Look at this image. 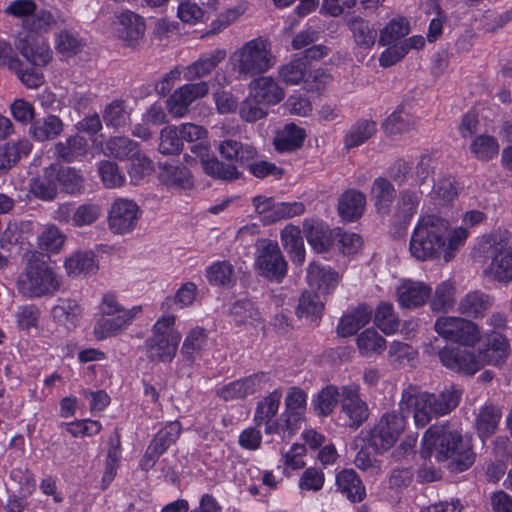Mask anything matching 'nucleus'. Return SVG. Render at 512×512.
Here are the masks:
<instances>
[{"mask_svg": "<svg viewBox=\"0 0 512 512\" xmlns=\"http://www.w3.org/2000/svg\"><path fill=\"white\" fill-rule=\"evenodd\" d=\"M468 234L464 227H457L449 233L446 219L434 214L423 215L412 232L409 251L419 261L435 260L442 255L447 263L465 244Z\"/></svg>", "mask_w": 512, "mask_h": 512, "instance_id": "nucleus-1", "label": "nucleus"}, {"mask_svg": "<svg viewBox=\"0 0 512 512\" xmlns=\"http://www.w3.org/2000/svg\"><path fill=\"white\" fill-rule=\"evenodd\" d=\"M461 399V391L455 386L438 393L422 391L419 386L408 385L403 389L399 403L402 412H412L416 426L425 427L434 418L452 412Z\"/></svg>", "mask_w": 512, "mask_h": 512, "instance_id": "nucleus-2", "label": "nucleus"}, {"mask_svg": "<svg viewBox=\"0 0 512 512\" xmlns=\"http://www.w3.org/2000/svg\"><path fill=\"white\" fill-rule=\"evenodd\" d=\"M421 453L424 458H434L437 462L450 460L449 467L456 472L468 469L475 459L461 433L448 424L431 426L425 432Z\"/></svg>", "mask_w": 512, "mask_h": 512, "instance_id": "nucleus-3", "label": "nucleus"}, {"mask_svg": "<svg viewBox=\"0 0 512 512\" xmlns=\"http://www.w3.org/2000/svg\"><path fill=\"white\" fill-rule=\"evenodd\" d=\"M276 62L271 41L259 36L243 43L232 52L228 63L235 78L244 81L265 74Z\"/></svg>", "mask_w": 512, "mask_h": 512, "instance_id": "nucleus-4", "label": "nucleus"}, {"mask_svg": "<svg viewBox=\"0 0 512 512\" xmlns=\"http://www.w3.org/2000/svg\"><path fill=\"white\" fill-rule=\"evenodd\" d=\"M47 258L37 251L24 254L26 266L18 279L19 291L24 296L34 298L51 295L60 288V278L49 266Z\"/></svg>", "mask_w": 512, "mask_h": 512, "instance_id": "nucleus-5", "label": "nucleus"}, {"mask_svg": "<svg viewBox=\"0 0 512 512\" xmlns=\"http://www.w3.org/2000/svg\"><path fill=\"white\" fill-rule=\"evenodd\" d=\"M175 316L166 315L153 326V335L146 341L147 357L153 362H171L177 352L181 339L179 332L173 329Z\"/></svg>", "mask_w": 512, "mask_h": 512, "instance_id": "nucleus-6", "label": "nucleus"}, {"mask_svg": "<svg viewBox=\"0 0 512 512\" xmlns=\"http://www.w3.org/2000/svg\"><path fill=\"white\" fill-rule=\"evenodd\" d=\"M480 249L491 259L486 272L498 281L512 280V247L500 234H491L480 244Z\"/></svg>", "mask_w": 512, "mask_h": 512, "instance_id": "nucleus-7", "label": "nucleus"}, {"mask_svg": "<svg viewBox=\"0 0 512 512\" xmlns=\"http://www.w3.org/2000/svg\"><path fill=\"white\" fill-rule=\"evenodd\" d=\"M254 266L260 276L280 282L287 273L288 265L277 242L260 239L256 243Z\"/></svg>", "mask_w": 512, "mask_h": 512, "instance_id": "nucleus-8", "label": "nucleus"}, {"mask_svg": "<svg viewBox=\"0 0 512 512\" xmlns=\"http://www.w3.org/2000/svg\"><path fill=\"white\" fill-rule=\"evenodd\" d=\"M404 412L392 411L381 416L370 430L368 442L375 451L383 453L391 449L406 427Z\"/></svg>", "mask_w": 512, "mask_h": 512, "instance_id": "nucleus-9", "label": "nucleus"}, {"mask_svg": "<svg viewBox=\"0 0 512 512\" xmlns=\"http://www.w3.org/2000/svg\"><path fill=\"white\" fill-rule=\"evenodd\" d=\"M434 329L442 338L473 347L481 338L479 326L466 318L456 316L439 317L434 324Z\"/></svg>", "mask_w": 512, "mask_h": 512, "instance_id": "nucleus-10", "label": "nucleus"}, {"mask_svg": "<svg viewBox=\"0 0 512 512\" xmlns=\"http://www.w3.org/2000/svg\"><path fill=\"white\" fill-rule=\"evenodd\" d=\"M15 48L34 67H45L53 59V51L48 41L33 31L19 34Z\"/></svg>", "mask_w": 512, "mask_h": 512, "instance_id": "nucleus-11", "label": "nucleus"}, {"mask_svg": "<svg viewBox=\"0 0 512 512\" xmlns=\"http://www.w3.org/2000/svg\"><path fill=\"white\" fill-rule=\"evenodd\" d=\"M141 216L140 207L127 198H117L108 211V227L112 233L124 235L133 231Z\"/></svg>", "mask_w": 512, "mask_h": 512, "instance_id": "nucleus-12", "label": "nucleus"}, {"mask_svg": "<svg viewBox=\"0 0 512 512\" xmlns=\"http://www.w3.org/2000/svg\"><path fill=\"white\" fill-rule=\"evenodd\" d=\"M441 363L448 369L472 376L482 369L477 351L468 348L446 346L439 352Z\"/></svg>", "mask_w": 512, "mask_h": 512, "instance_id": "nucleus-13", "label": "nucleus"}, {"mask_svg": "<svg viewBox=\"0 0 512 512\" xmlns=\"http://www.w3.org/2000/svg\"><path fill=\"white\" fill-rule=\"evenodd\" d=\"M209 92V85L205 81L184 84L176 89L166 101V108L174 118L184 117L190 105L197 99L205 97Z\"/></svg>", "mask_w": 512, "mask_h": 512, "instance_id": "nucleus-14", "label": "nucleus"}, {"mask_svg": "<svg viewBox=\"0 0 512 512\" xmlns=\"http://www.w3.org/2000/svg\"><path fill=\"white\" fill-rule=\"evenodd\" d=\"M340 404L342 412L348 419V426L358 428L369 417L367 403L360 397V387L351 383L341 386Z\"/></svg>", "mask_w": 512, "mask_h": 512, "instance_id": "nucleus-15", "label": "nucleus"}, {"mask_svg": "<svg viewBox=\"0 0 512 512\" xmlns=\"http://www.w3.org/2000/svg\"><path fill=\"white\" fill-rule=\"evenodd\" d=\"M181 430L178 421L170 422L160 430L147 447L141 460V468L148 471L154 467L158 458L179 438Z\"/></svg>", "mask_w": 512, "mask_h": 512, "instance_id": "nucleus-16", "label": "nucleus"}, {"mask_svg": "<svg viewBox=\"0 0 512 512\" xmlns=\"http://www.w3.org/2000/svg\"><path fill=\"white\" fill-rule=\"evenodd\" d=\"M270 377L265 372L255 373L240 380L230 382L216 390V395L224 401L244 399L262 390Z\"/></svg>", "mask_w": 512, "mask_h": 512, "instance_id": "nucleus-17", "label": "nucleus"}, {"mask_svg": "<svg viewBox=\"0 0 512 512\" xmlns=\"http://www.w3.org/2000/svg\"><path fill=\"white\" fill-rule=\"evenodd\" d=\"M191 152L199 158L201 166L207 175L225 181H232L240 177V173L235 165L225 164L215 156H210L208 147L202 142L194 144L191 147Z\"/></svg>", "mask_w": 512, "mask_h": 512, "instance_id": "nucleus-18", "label": "nucleus"}, {"mask_svg": "<svg viewBox=\"0 0 512 512\" xmlns=\"http://www.w3.org/2000/svg\"><path fill=\"white\" fill-rule=\"evenodd\" d=\"M248 92L253 99L268 107L280 103L285 97V90L277 80L264 74L252 78L248 84Z\"/></svg>", "mask_w": 512, "mask_h": 512, "instance_id": "nucleus-19", "label": "nucleus"}, {"mask_svg": "<svg viewBox=\"0 0 512 512\" xmlns=\"http://www.w3.org/2000/svg\"><path fill=\"white\" fill-rule=\"evenodd\" d=\"M482 368L486 365L497 366L509 355V343L505 336L499 332L488 334L482 346L477 350Z\"/></svg>", "mask_w": 512, "mask_h": 512, "instance_id": "nucleus-20", "label": "nucleus"}, {"mask_svg": "<svg viewBox=\"0 0 512 512\" xmlns=\"http://www.w3.org/2000/svg\"><path fill=\"white\" fill-rule=\"evenodd\" d=\"M494 304V297L481 290H472L462 296L457 303L459 314L467 318H483Z\"/></svg>", "mask_w": 512, "mask_h": 512, "instance_id": "nucleus-21", "label": "nucleus"}, {"mask_svg": "<svg viewBox=\"0 0 512 512\" xmlns=\"http://www.w3.org/2000/svg\"><path fill=\"white\" fill-rule=\"evenodd\" d=\"M431 292V287L424 282L404 280L396 290L397 301L402 307L417 308L426 303Z\"/></svg>", "mask_w": 512, "mask_h": 512, "instance_id": "nucleus-22", "label": "nucleus"}, {"mask_svg": "<svg viewBox=\"0 0 512 512\" xmlns=\"http://www.w3.org/2000/svg\"><path fill=\"white\" fill-rule=\"evenodd\" d=\"M115 24L117 36L128 46H135L145 32L143 19L129 10L119 13Z\"/></svg>", "mask_w": 512, "mask_h": 512, "instance_id": "nucleus-23", "label": "nucleus"}, {"mask_svg": "<svg viewBox=\"0 0 512 512\" xmlns=\"http://www.w3.org/2000/svg\"><path fill=\"white\" fill-rule=\"evenodd\" d=\"M139 313H120L114 316H98L93 328L97 340L114 337L126 330Z\"/></svg>", "mask_w": 512, "mask_h": 512, "instance_id": "nucleus-24", "label": "nucleus"}, {"mask_svg": "<svg viewBox=\"0 0 512 512\" xmlns=\"http://www.w3.org/2000/svg\"><path fill=\"white\" fill-rule=\"evenodd\" d=\"M226 57L224 49H216L202 54L196 61L183 69L186 81H193L209 75Z\"/></svg>", "mask_w": 512, "mask_h": 512, "instance_id": "nucleus-25", "label": "nucleus"}, {"mask_svg": "<svg viewBox=\"0 0 512 512\" xmlns=\"http://www.w3.org/2000/svg\"><path fill=\"white\" fill-rule=\"evenodd\" d=\"M339 275L332 268L318 263H311L307 269V282L321 294H329L335 289Z\"/></svg>", "mask_w": 512, "mask_h": 512, "instance_id": "nucleus-26", "label": "nucleus"}, {"mask_svg": "<svg viewBox=\"0 0 512 512\" xmlns=\"http://www.w3.org/2000/svg\"><path fill=\"white\" fill-rule=\"evenodd\" d=\"M502 418V410L498 405L486 403L475 414L474 426L479 437L484 440L491 437L497 430Z\"/></svg>", "mask_w": 512, "mask_h": 512, "instance_id": "nucleus-27", "label": "nucleus"}, {"mask_svg": "<svg viewBox=\"0 0 512 512\" xmlns=\"http://www.w3.org/2000/svg\"><path fill=\"white\" fill-rule=\"evenodd\" d=\"M366 196L356 190L348 189L338 199V213L347 222L359 219L364 213Z\"/></svg>", "mask_w": 512, "mask_h": 512, "instance_id": "nucleus-28", "label": "nucleus"}, {"mask_svg": "<svg viewBox=\"0 0 512 512\" xmlns=\"http://www.w3.org/2000/svg\"><path fill=\"white\" fill-rule=\"evenodd\" d=\"M307 405V394L299 387H290L285 397V410L282 413L289 425L298 429L304 420Z\"/></svg>", "mask_w": 512, "mask_h": 512, "instance_id": "nucleus-29", "label": "nucleus"}, {"mask_svg": "<svg viewBox=\"0 0 512 512\" xmlns=\"http://www.w3.org/2000/svg\"><path fill=\"white\" fill-rule=\"evenodd\" d=\"M372 308L362 304L344 314L337 327L339 335L346 337L354 335L360 328L369 323L372 316Z\"/></svg>", "mask_w": 512, "mask_h": 512, "instance_id": "nucleus-30", "label": "nucleus"}, {"mask_svg": "<svg viewBox=\"0 0 512 512\" xmlns=\"http://www.w3.org/2000/svg\"><path fill=\"white\" fill-rule=\"evenodd\" d=\"M87 151L88 141L79 134L71 135L54 145V155L65 162H73L85 156Z\"/></svg>", "mask_w": 512, "mask_h": 512, "instance_id": "nucleus-31", "label": "nucleus"}, {"mask_svg": "<svg viewBox=\"0 0 512 512\" xmlns=\"http://www.w3.org/2000/svg\"><path fill=\"white\" fill-rule=\"evenodd\" d=\"M304 231L308 243L318 253L326 252L332 244V231L322 221L307 220Z\"/></svg>", "mask_w": 512, "mask_h": 512, "instance_id": "nucleus-32", "label": "nucleus"}, {"mask_svg": "<svg viewBox=\"0 0 512 512\" xmlns=\"http://www.w3.org/2000/svg\"><path fill=\"white\" fill-rule=\"evenodd\" d=\"M336 484L351 502H361L366 495L361 479L352 469L339 472L336 476Z\"/></svg>", "mask_w": 512, "mask_h": 512, "instance_id": "nucleus-33", "label": "nucleus"}, {"mask_svg": "<svg viewBox=\"0 0 512 512\" xmlns=\"http://www.w3.org/2000/svg\"><path fill=\"white\" fill-rule=\"evenodd\" d=\"M306 137L305 130L296 126L294 123L286 124L279 130L274 145L279 152H289L300 148Z\"/></svg>", "mask_w": 512, "mask_h": 512, "instance_id": "nucleus-34", "label": "nucleus"}, {"mask_svg": "<svg viewBox=\"0 0 512 512\" xmlns=\"http://www.w3.org/2000/svg\"><path fill=\"white\" fill-rule=\"evenodd\" d=\"M218 150L220 155L226 160L236 161L241 165L252 161L257 155V151L253 146L242 144L232 139L221 142Z\"/></svg>", "mask_w": 512, "mask_h": 512, "instance_id": "nucleus-35", "label": "nucleus"}, {"mask_svg": "<svg viewBox=\"0 0 512 512\" xmlns=\"http://www.w3.org/2000/svg\"><path fill=\"white\" fill-rule=\"evenodd\" d=\"M347 26L357 46L368 49L375 44L377 32L364 18L352 15L347 19Z\"/></svg>", "mask_w": 512, "mask_h": 512, "instance_id": "nucleus-36", "label": "nucleus"}, {"mask_svg": "<svg viewBox=\"0 0 512 512\" xmlns=\"http://www.w3.org/2000/svg\"><path fill=\"white\" fill-rule=\"evenodd\" d=\"M421 200V193L405 189L399 193L394 210V217L400 223L407 224L417 213Z\"/></svg>", "mask_w": 512, "mask_h": 512, "instance_id": "nucleus-37", "label": "nucleus"}, {"mask_svg": "<svg viewBox=\"0 0 512 512\" xmlns=\"http://www.w3.org/2000/svg\"><path fill=\"white\" fill-rule=\"evenodd\" d=\"M281 242L290 254L292 262L302 265L305 261V249L300 229L293 225H287L281 231Z\"/></svg>", "mask_w": 512, "mask_h": 512, "instance_id": "nucleus-38", "label": "nucleus"}, {"mask_svg": "<svg viewBox=\"0 0 512 512\" xmlns=\"http://www.w3.org/2000/svg\"><path fill=\"white\" fill-rule=\"evenodd\" d=\"M32 145L29 140L21 139L0 147V176L15 165L22 156L30 153Z\"/></svg>", "mask_w": 512, "mask_h": 512, "instance_id": "nucleus-39", "label": "nucleus"}, {"mask_svg": "<svg viewBox=\"0 0 512 512\" xmlns=\"http://www.w3.org/2000/svg\"><path fill=\"white\" fill-rule=\"evenodd\" d=\"M56 165H50L44 171L43 176L36 177L30 181V192L42 200H53L57 195L55 182Z\"/></svg>", "mask_w": 512, "mask_h": 512, "instance_id": "nucleus-40", "label": "nucleus"}, {"mask_svg": "<svg viewBox=\"0 0 512 512\" xmlns=\"http://www.w3.org/2000/svg\"><path fill=\"white\" fill-rule=\"evenodd\" d=\"M64 129L62 120L55 115L34 122L29 129L30 135L37 141L44 142L58 137Z\"/></svg>", "mask_w": 512, "mask_h": 512, "instance_id": "nucleus-41", "label": "nucleus"}, {"mask_svg": "<svg viewBox=\"0 0 512 512\" xmlns=\"http://www.w3.org/2000/svg\"><path fill=\"white\" fill-rule=\"evenodd\" d=\"M371 196L377 211L381 214H388L395 197L394 186L386 178L378 177L373 182Z\"/></svg>", "mask_w": 512, "mask_h": 512, "instance_id": "nucleus-42", "label": "nucleus"}, {"mask_svg": "<svg viewBox=\"0 0 512 512\" xmlns=\"http://www.w3.org/2000/svg\"><path fill=\"white\" fill-rule=\"evenodd\" d=\"M377 130L375 121L372 120H359L354 123L344 138V146L347 149L358 147L368 141Z\"/></svg>", "mask_w": 512, "mask_h": 512, "instance_id": "nucleus-43", "label": "nucleus"}, {"mask_svg": "<svg viewBox=\"0 0 512 512\" xmlns=\"http://www.w3.org/2000/svg\"><path fill=\"white\" fill-rule=\"evenodd\" d=\"M456 287L450 281L437 285L434 294L430 296V307L434 312H447L454 308Z\"/></svg>", "mask_w": 512, "mask_h": 512, "instance_id": "nucleus-44", "label": "nucleus"}, {"mask_svg": "<svg viewBox=\"0 0 512 512\" xmlns=\"http://www.w3.org/2000/svg\"><path fill=\"white\" fill-rule=\"evenodd\" d=\"M207 345V334L203 328H193L183 341L180 351L181 356L192 363Z\"/></svg>", "mask_w": 512, "mask_h": 512, "instance_id": "nucleus-45", "label": "nucleus"}, {"mask_svg": "<svg viewBox=\"0 0 512 512\" xmlns=\"http://www.w3.org/2000/svg\"><path fill=\"white\" fill-rule=\"evenodd\" d=\"M416 120L403 108H398L390 114L383 123L384 132L388 135L407 133L415 128Z\"/></svg>", "mask_w": 512, "mask_h": 512, "instance_id": "nucleus-46", "label": "nucleus"}, {"mask_svg": "<svg viewBox=\"0 0 512 512\" xmlns=\"http://www.w3.org/2000/svg\"><path fill=\"white\" fill-rule=\"evenodd\" d=\"M282 399V390L275 389L257 403L254 422L256 426L263 425V421L276 416Z\"/></svg>", "mask_w": 512, "mask_h": 512, "instance_id": "nucleus-47", "label": "nucleus"}, {"mask_svg": "<svg viewBox=\"0 0 512 512\" xmlns=\"http://www.w3.org/2000/svg\"><path fill=\"white\" fill-rule=\"evenodd\" d=\"M410 32L409 22L403 17L391 19L387 25L380 30L379 44L382 46L391 45L403 41L402 39Z\"/></svg>", "mask_w": 512, "mask_h": 512, "instance_id": "nucleus-48", "label": "nucleus"}, {"mask_svg": "<svg viewBox=\"0 0 512 512\" xmlns=\"http://www.w3.org/2000/svg\"><path fill=\"white\" fill-rule=\"evenodd\" d=\"M360 354L371 357L381 354L386 348V340L374 329H366L357 337Z\"/></svg>", "mask_w": 512, "mask_h": 512, "instance_id": "nucleus-49", "label": "nucleus"}, {"mask_svg": "<svg viewBox=\"0 0 512 512\" xmlns=\"http://www.w3.org/2000/svg\"><path fill=\"white\" fill-rule=\"evenodd\" d=\"M103 121L108 127L120 129L130 121V111L123 100H114L103 111Z\"/></svg>", "mask_w": 512, "mask_h": 512, "instance_id": "nucleus-50", "label": "nucleus"}, {"mask_svg": "<svg viewBox=\"0 0 512 512\" xmlns=\"http://www.w3.org/2000/svg\"><path fill=\"white\" fill-rule=\"evenodd\" d=\"M69 275L91 274L97 270L95 256L92 252H76L65 261Z\"/></svg>", "mask_w": 512, "mask_h": 512, "instance_id": "nucleus-51", "label": "nucleus"}, {"mask_svg": "<svg viewBox=\"0 0 512 512\" xmlns=\"http://www.w3.org/2000/svg\"><path fill=\"white\" fill-rule=\"evenodd\" d=\"M55 179L62 189L69 194H78L83 191L84 177L80 170L74 167H56Z\"/></svg>", "mask_w": 512, "mask_h": 512, "instance_id": "nucleus-52", "label": "nucleus"}, {"mask_svg": "<svg viewBox=\"0 0 512 512\" xmlns=\"http://www.w3.org/2000/svg\"><path fill=\"white\" fill-rule=\"evenodd\" d=\"M105 148L110 156L119 160H130L139 149L135 141L124 136L111 137L107 140Z\"/></svg>", "mask_w": 512, "mask_h": 512, "instance_id": "nucleus-53", "label": "nucleus"}, {"mask_svg": "<svg viewBox=\"0 0 512 512\" xmlns=\"http://www.w3.org/2000/svg\"><path fill=\"white\" fill-rule=\"evenodd\" d=\"M470 151L478 160L489 161L498 155L499 144L495 137L483 134L472 140Z\"/></svg>", "mask_w": 512, "mask_h": 512, "instance_id": "nucleus-54", "label": "nucleus"}, {"mask_svg": "<svg viewBox=\"0 0 512 512\" xmlns=\"http://www.w3.org/2000/svg\"><path fill=\"white\" fill-rule=\"evenodd\" d=\"M307 73V64L302 58H294L279 67L278 75L286 85H297L303 81Z\"/></svg>", "mask_w": 512, "mask_h": 512, "instance_id": "nucleus-55", "label": "nucleus"}, {"mask_svg": "<svg viewBox=\"0 0 512 512\" xmlns=\"http://www.w3.org/2000/svg\"><path fill=\"white\" fill-rule=\"evenodd\" d=\"M374 322L377 327L387 335L396 332L399 328V319L391 303L382 302L375 311Z\"/></svg>", "mask_w": 512, "mask_h": 512, "instance_id": "nucleus-56", "label": "nucleus"}, {"mask_svg": "<svg viewBox=\"0 0 512 512\" xmlns=\"http://www.w3.org/2000/svg\"><path fill=\"white\" fill-rule=\"evenodd\" d=\"M161 179L167 186L176 189H186L192 186L190 172L185 167L165 165Z\"/></svg>", "mask_w": 512, "mask_h": 512, "instance_id": "nucleus-57", "label": "nucleus"}, {"mask_svg": "<svg viewBox=\"0 0 512 512\" xmlns=\"http://www.w3.org/2000/svg\"><path fill=\"white\" fill-rule=\"evenodd\" d=\"M305 211V206L301 202L274 203L268 215L264 216V224H272L277 221L299 216Z\"/></svg>", "mask_w": 512, "mask_h": 512, "instance_id": "nucleus-58", "label": "nucleus"}, {"mask_svg": "<svg viewBox=\"0 0 512 512\" xmlns=\"http://www.w3.org/2000/svg\"><path fill=\"white\" fill-rule=\"evenodd\" d=\"M323 309L324 304L319 299V295L305 291L302 293L299 299L296 313L299 317L310 318L312 321H314L320 317Z\"/></svg>", "mask_w": 512, "mask_h": 512, "instance_id": "nucleus-59", "label": "nucleus"}, {"mask_svg": "<svg viewBox=\"0 0 512 512\" xmlns=\"http://www.w3.org/2000/svg\"><path fill=\"white\" fill-rule=\"evenodd\" d=\"M340 398L341 387L328 385L319 392L315 402V410L319 415L328 416L333 412L337 403L340 402Z\"/></svg>", "mask_w": 512, "mask_h": 512, "instance_id": "nucleus-60", "label": "nucleus"}, {"mask_svg": "<svg viewBox=\"0 0 512 512\" xmlns=\"http://www.w3.org/2000/svg\"><path fill=\"white\" fill-rule=\"evenodd\" d=\"M183 148V140L178 127L167 126L160 132L158 150L161 154L172 155L179 153Z\"/></svg>", "mask_w": 512, "mask_h": 512, "instance_id": "nucleus-61", "label": "nucleus"}, {"mask_svg": "<svg viewBox=\"0 0 512 512\" xmlns=\"http://www.w3.org/2000/svg\"><path fill=\"white\" fill-rule=\"evenodd\" d=\"M101 206L94 202L79 205L72 214V224L75 227L89 226L95 223L101 216Z\"/></svg>", "mask_w": 512, "mask_h": 512, "instance_id": "nucleus-62", "label": "nucleus"}, {"mask_svg": "<svg viewBox=\"0 0 512 512\" xmlns=\"http://www.w3.org/2000/svg\"><path fill=\"white\" fill-rule=\"evenodd\" d=\"M81 314V308L75 300H61L53 307L52 315L58 322L70 327L75 326L76 320Z\"/></svg>", "mask_w": 512, "mask_h": 512, "instance_id": "nucleus-63", "label": "nucleus"}, {"mask_svg": "<svg viewBox=\"0 0 512 512\" xmlns=\"http://www.w3.org/2000/svg\"><path fill=\"white\" fill-rule=\"evenodd\" d=\"M55 43L57 51L66 56L75 55L84 47L83 40L69 30L60 31L56 36Z\"/></svg>", "mask_w": 512, "mask_h": 512, "instance_id": "nucleus-64", "label": "nucleus"}]
</instances>
